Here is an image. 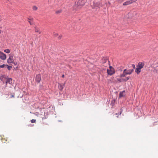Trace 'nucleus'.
<instances>
[{"label":"nucleus","mask_w":158,"mask_h":158,"mask_svg":"<svg viewBox=\"0 0 158 158\" xmlns=\"http://www.w3.org/2000/svg\"><path fill=\"white\" fill-rule=\"evenodd\" d=\"M2 30L1 29H0V35L1 34V33H2Z\"/></svg>","instance_id":"obj_33"},{"label":"nucleus","mask_w":158,"mask_h":158,"mask_svg":"<svg viewBox=\"0 0 158 158\" xmlns=\"http://www.w3.org/2000/svg\"><path fill=\"white\" fill-rule=\"evenodd\" d=\"M65 83L63 84L58 83V89L60 90H62L64 88V86Z\"/></svg>","instance_id":"obj_9"},{"label":"nucleus","mask_w":158,"mask_h":158,"mask_svg":"<svg viewBox=\"0 0 158 158\" xmlns=\"http://www.w3.org/2000/svg\"><path fill=\"white\" fill-rule=\"evenodd\" d=\"M122 111H121L120 112V115L121 114V113H122Z\"/></svg>","instance_id":"obj_35"},{"label":"nucleus","mask_w":158,"mask_h":158,"mask_svg":"<svg viewBox=\"0 0 158 158\" xmlns=\"http://www.w3.org/2000/svg\"><path fill=\"white\" fill-rule=\"evenodd\" d=\"M7 141V139H6V141Z\"/></svg>","instance_id":"obj_38"},{"label":"nucleus","mask_w":158,"mask_h":158,"mask_svg":"<svg viewBox=\"0 0 158 158\" xmlns=\"http://www.w3.org/2000/svg\"><path fill=\"white\" fill-rule=\"evenodd\" d=\"M133 70V69L128 70L125 69L123 71V74H121L120 77H125L127 75H130L132 73Z\"/></svg>","instance_id":"obj_1"},{"label":"nucleus","mask_w":158,"mask_h":158,"mask_svg":"<svg viewBox=\"0 0 158 158\" xmlns=\"http://www.w3.org/2000/svg\"><path fill=\"white\" fill-rule=\"evenodd\" d=\"M35 32H39V34L41 33V32L40 31L39 29L37 27H35Z\"/></svg>","instance_id":"obj_16"},{"label":"nucleus","mask_w":158,"mask_h":158,"mask_svg":"<svg viewBox=\"0 0 158 158\" xmlns=\"http://www.w3.org/2000/svg\"><path fill=\"white\" fill-rule=\"evenodd\" d=\"M53 35L55 37H57V36H58V34H57V33H56L55 32H54Z\"/></svg>","instance_id":"obj_26"},{"label":"nucleus","mask_w":158,"mask_h":158,"mask_svg":"<svg viewBox=\"0 0 158 158\" xmlns=\"http://www.w3.org/2000/svg\"><path fill=\"white\" fill-rule=\"evenodd\" d=\"M33 18L31 17H29L27 19V21L30 24V25H31L33 24Z\"/></svg>","instance_id":"obj_12"},{"label":"nucleus","mask_w":158,"mask_h":158,"mask_svg":"<svg viewBox=\"0 0 158 158\" xmlns=\"http://www.w3.org/2000/svg\"><path fill=\"white\" fill-rule=\"evenodd\" d=\"M41 80V75L40 74L36 75L35 77V81L38 83H40Z\"/></svg>","instance_id":"obj_5"},{"label":"nucleus","mask_w":158,"mask_h":158,"mask_svg":"<svg viewBox=\"0 0 158 158\" xmlns=\"http://www.w3.org/2000/svg\"><path fill=\"white\" fill-rule=\"evenodd\" d=\"M32 10L34 11H36L38 10V7L36 6H33L32 7Z\"/></svg>","instance_id":"obj_17"},{"label":"nucleus","mask_w":158,"mask_h":158,"mask_svg":"<svg viewBox=\"0 0 158 158\" xmlns=\"http://www.w3.org/2000/svg\"><path fill=\"white\" fill-rule=\"evenodd\" d=\"M13 55L10 54V55L9 58L8 59L7 62L8 63H13L14 62V60L13 59Z\"/></svg>","instance_id":"obj_4"},{"label":"nucleus","mask_w":158,"mask_h":158,"mask_svg":"<svg viewBox=\"0 0 158 158\" xmlns=\"http://www.w3.org/2000/svg\"><path fill=\"white\" fill-rule=\"evenodd\" d=\"M6 65L4 64H3L2 65H1L0 66V68H3Z\"/></svg>","instance_id":"obj_28"},{"label":"nucleus","mask_w":158,"mask_h":158,"mask_svg":"<svg viewBox=\"0 0 158 158\" xmlns=\"http://www.w3.org/2000/svg\"><path fill=\"white\" fill-rule=\"evenodd\" d=\"M102 62L103 64L106 63H107V65H108L109 63V61L107 59L104 58H103L102 59Z\"/></svg>","instance_id":"obj_11"},{"label":"nucleus","mask_w":158,"mask_h":158,"mask_svg":"<svg viewBox=\"0 0 158 158\" xmlns=\"http://www.w3.org/2000/svg\"><path fill=\"white\" fill-rule=\"evenodd\" d=\"M157 70H156V69H154L153 70V72H155L156 73V72H157Z\"/></svg>","instance_id":"obj_30"},{"label":"nucleus","mask_w":158,"mask_h":158,"mask_svg":"<svg viewBox=\"0 0 158 158\" xmlns=\"http://www.w3.org/2000/svg\"><path fill=\"white\" fill-rule=\"evenodd\" d=\"M130 77H126L125 78H123V81H127L130 79Z\"/></svg>","instance_id":"obj_18"},{"label":"nucleus","mask_w":158,"mask_h":158,"mask_svg":"<svg viewBox=\"0 0 158 158\" xmlns=\"http://www.w3.org/2000/svg\"><path fill=\"white\" fill-rule=\"evenodd\" d=\"M123 78H117V80L118 81H119V82L123 81Z\"/></svg>","instance_id":"obj_23"},{"label":"nucleus","mask_w":158,"mask_h":158,"mask_svg":"<svg viewBox=\"0 0 158 158\" xmlns=\"http://www.w3.org/2000/svg\"><path fill=\"white\" fill-rule=\"evenodd\" d=\"M6 66H7V69L8 70H10L11 69V68H12V66H9L8 65H6Z\"/></svg>","instance_id":"obj_25"},{"label":"nucleus","mask_w":158,"mask_h":158,"mask_svg":"<svg viewBox=\"0 0 158 158\" xmlns=\"http://www.w3.org/2000/svg\"><path fill=\"white\" fill-rule=\"evenodd\" d=\"M125 93V91H123L122 92H120L119 94V98H121V97H123L125 95H124Z\"/></svg>","instance_id":"obj_15"},{"label":"nucleus","mask_w":158,"mask_h":158,"mask_svg":"<svg viewBox=\"0 0 158 158\" xmlns=\"http://www.w3.org/2000/svg\"><path fill=\"white\" fill-rule=\"evenodd\" d=\"M78 6L79 8L81 7L84 5V2L82 0H79L77 3Z\"/></svg>","instance_id":"obj_7"},{"label":"nucleus","mask_w":158,"mask_h":158,"mask_svg":"<svg viewBox=\"0 0 158 158\" xmlns=\"http://www.w3.org/2000/svg\"><path fill=\"white\" fill-rule=\"evenodd\" d=\"M15 65H16V64H17V63H15L14 62H14H13V63Z\"/></svg>","instance_id":"obj_31"},{"label":"nucleus","mask_w":158,"mask_h":158,"mask_svg":"<svg viewBox=\"0 0 158 158\" xmlns=\"http://www.w3.org/2000/svg\"><path fill=\"white\" fill-rule=\"evenodd\" d=\"M62 12V10L60 9L56 11V14H58L61 13Z\"/></svg>","instance_id":"obj_20"},{"label":"nucleus","mask_w":158,"mask_h":158,"mask_svg":"<svg viewBox=\"0 0 158 158\" xmlns=\"http://www.w3.org/2000/svg\"><path fill=\"white\" fill-rule=\"evenodd\" d=\"M31 122L32 123H35L36 120L34 119H32L31 120Z\"/></svg>","instance_id":"obj_24"},{"label":"nucleus","mask_w":158,"mask_h":158,"mask_svg":"<svg viewBox=\"0 0 158 158\" xmlns=\"http://www.w3.org/2000/svg\"><path fill=\"white\" fill-rule=\"evenodd\" d=\"M0 58L2 60H5L6 58V55L2 52H0Z\"/></svg>","instance_id":"obj_6"},{"label":"nucleus","mask_w":158,"mask_h":158,"mask_svg":"<svg viewBox=\"0 0 158 158\" xmlns=\"http://www.w3.org/2000/svg\"><path fill=\"white\" fill-rule=\"evenodd\" d=\"M107 72L109 75H111L114 73V69L111 66H110V69H107Z\"/></svg>","instance_id":"obj_2"},{"label":"nucleus","mask_w":158,"mask_h":158,"mask_svg":"<svg viewBox=\"0 0 158 158\" xmlns=\"http://www.w3.org/2000/svg\"><path fill=\"white\" fill-rule=\"evenodd\" d=\"M130 1L131 2V3L132 4L134 2H136L137 0H130Z\"/></svg>","instance_id":"obj_27"},{"label":"nucleus","mask_w":158,"mask_h":158,"mask_svg":"<svg viewBox=\"0 0 158 158\" xmlns=\"http://www.w3.org/2000/svg\"><path fill=\"white\" fill-rule=\"evenodd\" d=\"M6 78L3 76H2L0 77V80H1L3 83L6 82Z\"/></svg>","instance_id":"obj_13"},{"label":"nucleus","mask_w":158,"mask_h":158,"mask_svg":"<svg viewBox=\"0 0 158 158\" xmlns=\"http://www.w3.org/2000/svg\"><path fill=\"white\" fill-rule=\"evenodd\" d=\"M100 4L101 3L99 2H94L93 3V4L92 5V6L93 8H95L96 7H98V8H99V6L100 5Z\"/></svg>","instance_id":"obj_3"},{"label":"nucleus","mask_w":158,"mask_h":158,"mask_svg":"<svg viewBox=\"0 0 158 158\" xmlns=\"http://www.w3.org/2000/svg\"><path fill=\"white\" fill-rule=\"evenodd\" d=\"M7 1H8V0H7Z\"/></svg>","instance_id":"obj_39"},{"label":"nucleus","mask_w":158,"mask_h":158,"mask_svg":"<svg viewBox=\"0 0 158 158\" xmlns=\"http://www.w3.org/2000/svg\"><path fill=\"white\" fill-rule=\"evenodd\" d=\"M14 97V95H11V98H12V97Z\"/></svg>","instance_id":"obj_32"},{"label":"nucleus","mask_w":158,"mask_h":158,"mask_svg":"<svg viewBox=\"0 0 158 158\" xmlns=\"http://www.w3.org/2000/svg\"><path fill=\"white\" fill-rule=\"evenodd\" d=\"M2 19L1 18H0V22H1L2 21Z\"/></svg>","instance_id":"obj_37"},{"label":"nucleus","mask_w":158,"mask_h":158,"mask_svg":"<svg viewBox=\"0 0 158 158\" xmlns=\"http://www.w3.org/2000/svg\"><path fill=\"white\" fill-rule=\"evenodd\" d=\"M4 52L6 53H9L10 52V51L8 49H6L4 50Z\"/></svg>","instance_id":"obj_19"},{"label":"nucleus","mask_w":158,"mask_h":158,"mask_svg":"<svg viewBox=\"0 0 158 158\" xmlns=\"http://www.w3.org/2000/svg\"><path fill=\"white\" fill-rule=\"evenodd\" d=\"M62 36L61 35H60L58 36V39L59 40L61 38Z\"/></svg>","instance_id":"obj_29"},{"label":"nucleus","mask_w":158,"mask_h":158,"mask_svg":"<svg viewBox=\"0 0 158 158\" xmlns=\"http://www.w3.org/2000/svg\"><path fill=\"white\" fill-rule=\"evenodd\" d=\"M132 66H134V67H135V65H134V64H132Z\"/></svg>","instance_id":"obj_36"},{"label":"nucleus","mask_w":158,"mask_h":158,"mask_svg":"<svg viewBox=\"0 0 158 158\" xmlns=\"http://www.w3.org/2000/svg\"><path fill=\"white\" fill-rule=\"evenodd\" d=\"M131 3L130 0L127 1L123 3V6H127L131 4Z\"/></svg>","instance_id":"obj_14"},{"label":"nucleus","mask_w":158,"mask_h":158,"mask_svg":"<svg viewBox=\"0 0 158 158\" xmlns=\"http://www.w3.org/2000/svg\"><path fill=\"white\" fill-rule=\"evenodd\" d=\"M64 75L63 74L62 75V77L64 78Z\"/></svg>","instance_id":"obj_34"},{"label":"nucleus","mask_w":158,"mask_h":158,"mask_svg":"<svg viewBox=\"0 0 158 158\" xmlns=\"http://www.w3.org/2000/svg\"><path fill=\"white\" fill-rule=\"evenodd\" d=\"M124 1V0H117V2L119 3H122L123 1Z\"/></svg>","instance_id":"obj_21"},{"label":"nucleus","mask_w":158,"mask_h":158,"mask_svg":"<svg viewBox=\"0 0 158 158\" xmlns=\"http://www.w3.org/2000/svg\"><path fill=\"white\" fill-rule=\"evenodd\" d=\"M136 72L137 74H139L140 72V69H138V68H137L136 69Z\"/></svg>","instance_id":"obj_22"},{"label":"nucleus","mask_w":158,"mask_h":158,"mask_svg":"<svg viewBox=\"0 0 158 158\" xmlns=\"http://www.w3.org/2000/svg\"><path fill=\"white\" fill-rule=\"evenodd\" d=\"M144 65V64L142 62L139 63L137 66V68H138V69H140L142 68Z\"/></svg>","instance_id":"obj_10"},{"label":"nucleus","mask_w":158,"mask_h":158,"mask_svg":"<svg viewBox=\"0 0 158 158\" xmlns=\"http://www.w3.org/2000/svg\"><path fill=\"white\" fill-rule=\"evenodd\" d=\"M12 83V79L11 78H7L6 81V85L8 84H11Z\"/></svg>","instance_id":"obj_8"}]
</instances>
